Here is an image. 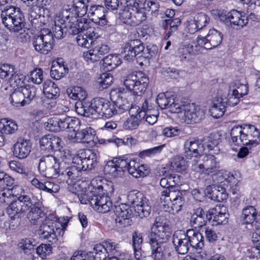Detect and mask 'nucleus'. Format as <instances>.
Masks as SVG:
<instances>
[{"instance_id":"obj_1","label":"nucleus","mask_w":260,"mask_h":260,"mask_svg":"<svg viewBox=\"0 0 260 260\" xmlns=\"http://www.w3.org/2000/svg\"><path fill=\"white\" fill-rule=\"evenodd\" d=\"M171 234L170 228L166 216H157L147 237L152 256L154 260H164L169 253V245L167 242Z\"/></svg>"},{"instance_id":"obj_2","label":"nucleus","mask_w":260,"mask_h":260,"mask_svg":"<svg viewBox=\"0 0 260 260\" xmlns=\"http://www.w3.org/2000/svg\"><path fill=\"white\" fill-rule=\"evenodd\" d=\"M56 24L53 27V34L48 29H43L39 35L34 36L32 39V43L35 50L43 54H47L53 49L54 45V37L58 39L63 37L64 33V24L60 22Z\"/></svg>"},{"instance_id":"obj_3","label":"nucleus","mask_w":260,"mask_h":260,"mask_svg":"<svg viewBox=\"0 0 260 260\" xmlns=\"http://www.w3.org/2000/svg\"><path fill=\"white\" fill-rule=\"evenodd\" d=\"M166 177L168 179L169 186L161 192L160 202L163 206H167L168 209L171 208L173 213H177L184 203L182 192L176 186L178 176L170 174Z\"/></svg>"},{"instance_id":"obj_4","label":"nucleus","mask_w":260,"mask_h":260,"mask_svg":"<svg viewBox=\"0 0 260 260\" xmlns=\"http://www.w3.org/2000/svg\"><path fill=\"white\" fill-rule=\"evenodd\" d=\"M40 201L37 197L30 198L28 195L19 196L16 200L13 201L7 208V213L11 218L10 224L14 226L19 224L21 215L28 210L31 207Z\"/></svg>"},{"instance_id":"obj_5","label":"nucleus","mask_w":260,"mask_h":260,"mask_svg":"<svg viewBox=\"0 0 260 260\" xmlns=\"http://www.w3.org/2000/svg\"><path fill=\"white\" fill-rule=\"evenodd\" d=\"M64 228V225L59 222L54 215L50 214L40 225L39 234L41 238L52 243L58 236L63 235Z\"/></svg>"},{"instance_id":"obj_6","label":"nucleus","mask_w":260,"mask_h":260,"mask_svg":"<svg viewBox=\"0 0 260 260\" xmlns=\"http://www.w3.org/2000/svg\"><path fill=\"white\" fill-rule=\"evenodd\" d=\"M1 18L3 24L11 31L22 30L26 24L24 14L20 8L13 6L2 11Z\"/></svg>"},{"instance_id":"obj_7","label":"nucleus","mask_w":260,"mask_h":260,"mask_svg":"<svg viewBox=\"0 0 260 260\" xmlns=\"http://www.w3.org/2000/svg\"><path fill=\"white\" fill-rule=\"evenodd\" d=\"M111 100L114 103L118 114H121L134 106L132 100L133 95L124 87H120L111 90Z\"/></svg>"},{"instance_id":"obj_8","label":"nucleus","mask_w":260,"mask_h":260,"mask_svg":"<svg viewBox=\"0 0 260 260\" xmlns=\"http://www.w3.org/2000/svg\"><path fill=\"white\" fill-rule=\"evenodd\" d=\"M197 163L191 165V170L200 174H217L220 171V162L213 154L203 156Z\"/></svg>"},{"instance_id":"obj_9","label":"nucleus","mask_w":260,"mask_h":260,"mask_svg":"<svg viewBox=\"0 0 260 260\" xmlns=\"http://www.w3.org/2000/svg\"><path fill=\"white\" fill-rule=\"evenodd\" d=\"M69 166H67V162L57 161L55 165L47 168L46 170L40 172L44 176L47 178H58L61 182L71 184L70 172H68Z\"/></svg>"},{"instance_id":"obj_10","label":"nucleus","mask_w":260,"mask_h":260,"mask_svg":"<svg viewBox=\"0 0 260 260\" xmlns=\"http://www.w3.org/2000/svg\"><path fill=\"white\" fill-rule=\"evenodd\" d=\"M184 156L186 159L190 160L191 165L198 162L203 157L204 149L202 145L201 140L190 139L187 140L184 144Z\"/></svg>"},{"instance_id":"obj_11","label":"nucleus","mask_w":260,"mask_h":260,"mask_svg":"<svg viewBox=\"0 0 260 260\" xmlns=\"http://www.w3.org/2000/svg\"><path fill=\"white\" fill-rule=\"evenodd\" d=\"M97 189L99 192L102 190V186H99ZM96 189L93 191L92 195L89 197V203L93 209L100 213H107L109 212L112 207V203L110 198L107 195L99 193H94Z\"/></svg>"},{"instance_id":"obj_12","label":"nucleus","mask_w":260,"mask_h":260,"mask_svg":"<svg viewBox=\"0 0 260 260\" xmlns=\"http://www.w3.org/2000/svg\"><path fill=\"white\" fill-rule=\"evenodd\" d=\"M222 37L221 32L214 28L210 29L206 36H199L196 39V43L206 49H212L221 44Z\"/></svg>"},{"instance_id":"obj_13","label":"nucleus","mask_w":260,"mask_h":260,"mask_svg":"<svg viewBox=\"0 0 260 260\" xmlns=\"http://www.w3.org/2000/svg\"><path fill=\"white\" fill-rule=\"evenodd\" d=\"M94 107L96 114L105 118H110L118 114L114 103L104 98L94 99Z\"/></svg>"},{"instance_id":"obj_14","label":"nucleus","mask_w":260,"mask_h":260,"mask_svg":"<svg viewBox=\"0 0 260 260\" xmlns=\"http://www.w3.org/2000/svg\"><path fill=\"white\" fill-rule=\"evenodd\" d=\"M94 107L96 114L105 118H110L118 114L114 103L104 98L94 99Z\"/></svg>"},{"instance_id":"obj_15","label":"nucleus","mask_w":260,"mask_h":260,"mask_svg":"<svg viewBox=\"0 0 260 260\" xmlns=\"http://www.w3.org/2000/svg\"><path fill=\"white\" fill-rule=\"evenodd\" d=\"M120 19L124 23L138 25L146 19V15L143 8L136 7L122 13Z\"/></svg>"},{"instance_id":"obj_16","label":"nucleus","mask_w":260,"mask_h":260,"mask_svg":"<svg viewBox=\"0 0 260 260\" xmlns=\"http://www.w3.org/2000/svg\"><path fill=\"white\" fill-rule=\"evenodd\" d=\"M183 117L185 122L187 123H197L204 117L205 113L199 106L194 103L184 104Z\"/></svg>"},{"instance_id":"obj_17","label":"nucleus","mask_w":260,"mask_h":260,"mask_svg":"<svg viewBox=\"0 0 260 260\" xmlns=\"http://www.w3.org/2000/svg\"><path fill=\"white\" fill-rule=\"evenodd\" d=\"M87 162L84 155H76L73 158L72 163L69 166L68 172H70L71 183L76 181L81 176L82 171H86Z\"/></svg>"},{"instance_id":"obj_18","label":"nucleus","mask_w":260,"mask_h":260,"mask_svg":"<svg viewBox=\"0 0 260 260\" xmlns=\"http://www.w3.org/2000/svg\"><path fill=\"white\" fill-rule=\"evenodd\" d=\"M114 213L116 225L119 228L130 225L129 218L132 215V210L125 204H121L115 207Z\"/></svg>"},{"instance_id":"obj_19","label":"nucleus","mask_w":260,"mask_h":260,"mask_svg":"<svg viewBox=\"0 0 260 260\" xmlns=\"http://www.w3.org/2000/svg\"><path fill=\"white\" fill-rule=\"evenodd\" d=\"M172 242L175 250L180 254L187 253L191 248L184 232L176 231L172 237Z\"/></svg>"},{"instance_id":"obj_20","label":"nucleus","mask_w":260,"mask_h":260,"mask_svg":"<svg viewBox=\"0 0 260 260\" xmlns=\"http://www.w3.org/2000/svg\"><path fill=\"white\" fill-rule=\"evenodd\" d=\"M243 138L245 139L244 145L255 146L260 142V132L251 124H244Z\"/></svg>"},{"instance_id":"obj_21","label":"nucleus","mask_w":260,"mask_h":260,"mask_svg":"<svg viewBox=\"0 0 260 260\" xmlns=\"http://www.w3.org/2000/svg\"><path fill=\"white\" fill-rule=\"evenodd\" d=\"M61 140L52 135H46L42 137L39 141L42 150L52 152L53 150H60L61 148Z\"/></svg>"},{"instance_id":"obj_22","label":"nucleus","mask_w":260,"mask_h":260,"mask_svg":"<svg viewBox=\"0 0 260 260\" xmlns=\"http://www.w3.org/2000/svg\"><path fill=\"white\" fill-rule=\"evenodd\" d=\"M229 214L226 213V208L220 206L211 208L208 211L207 217L213 224H224L228 222Z\"/></svg>"},{"instance_id":"obj_23","label":"nucleus","mask_w":260,"mask_h":260,"mask_svg":"<svg viewBox=\"0 0 260 260\" xmlns=\"http://www.w3.org/2000/svg\"><path fill=\"white\" fill-rule=\"evenodd\" d=\"M13 154L19 159H24L29 154L31 145L29 140L18 139L13 147Z\"/></svg>"},{"instance_id":"obj_24","label":"nucleus","mask_w":260,"mask_h":260,"mask_svg":"<svg viewBox=\"0 0 260 260\" xmlns=\"http://www.w3.org/2000/svg\"><path fill=\"white\" fill-rule=\"evenodd\" d=\"M88 17L94 23L101 26L107 24L105 18V8L103 6H91L88 12Z\"/></svg>"},{"instance_id":"obj_25","label":"nucleus","mask_w":260,"mask_h":260,"mask_svg":"<svg viewBox=\"0 0 260 260\" xmlns=\"http://www.w3.org/2000/svg\"><path fill=\"white\" fill-rule=\"evenodd\" d=\"M206 193L209 198L218 202L226 200L228 197L225 189L219 186L216 188L214 185H208L206 189Z\"/></svg>"},{"instance_id":"obj_26","label":"nucleus","mask_w":260,"mask_h":260,"mask_svg":"<svg viewBox=\"0 0 260 260\" xmlns=\"http://www.w3.org/2000/svg\"><path fill=\"white\" fill-rule=\"evenodd\" d=\"M136 108H131L129 110V114L131 117L128 118L123 123V127L125 129L132 130L136 129L141 121L144 120L143 113L138 114Z\"/></svg>"},{"instance_id":"obj_27","label":"nucleus","mask_w":260,"mask_h":260,"mask_svg":"<svg viewBox=\"0 0 260 260\" xmlns=\"http://www.w3.org/2000/svg\"><path fill=\"white\" fill-rule=\"evenodd\" d=\"M149 169L147 165H140L139 162L133 160L129 164L128 173L135 178L144 177L149 174Z\"/></svg>"},{"instance_id":"obj_28","label":"nucleus","mask_w":260,"mask_h":260,"mask_svg":"<svg viewBox=\"0 0 260 260\" xmlns=\"http://www.w3.org/2000/svg\"><path fill=\"white\" fill-rule=\"evenodd\" d=\"M225 20L231 24L242 27L248 24L249 18L236 10H233L225 15Z\"/></svg>"},{"instance_id":"obj_29","label":"nucleus","mask_w":260,"mask_h":260,"mask_svg":"<svg viewBox=\"0 0 260 260\" xmlns=\"http://www.w3.org/2000/svg\"><path fill=\"white\" fill-rule=\"evenodd\" d=\"M75 111L81 116L89 117L96 114L95 109L94 107V100L91 103L85 101H80L76 103Z\"/></svg>"},{"instance_id":"obj_30","label":"nucleus","mask_w":260,"mask_h":260,"mask_svg":"<svg viewBox=\"0 0 260 260\" xmlns=\"http://www.w3.org/2000/svg\"><path fill=\"white\" fill-rule=\"evenodd\" d=\"M257 211L255 208L253 206H247L242 210V224L249 226V228L246 227L248 229H250L253 226L256 217L257 216Z\"/></svg>"},{"instance_id":"obj_31","label":"nucleus","mask_w":260,"mask_h":260,"mask_svg":"<svg viewBox=\"0 0 260 260\" xmlns=\"http://www.w3.org/2000/svg\"><path fill=\"white\" fill-rule=\"evenodd\" d=\"M185 234L189 241V246L194 249H201L204 245L203 237L201 233L193 229L187 230Z\"/></svg>"},{"instance_id":"obj_32","label":"nucleus","mask_w":260,"mask_h":260,"mask_svg":"<svg viewBox=\"0 0 260 260\" xmlns=\"http://www.w3.org/2000/svg\"><path fill=\"white\" fill-rule=\"evenodd\" d=\"M64 34L68 33L70 35H79L81 32L88 28V24L85 22V19L77 20L75 23L69 22L67 24H64Z\"/></svg>"},{"instance_id":"obj_33","label":"nucleus","mask_w":260,"mask_h":260,"mask_svg":"<svg viewBox=\"0 0 260 260\" xmlns=\"http://www.w3.org/2000/svg\"><path fill=\"white\" fill-rule=\"evenodd\" d=\"M42 207L41 202L39 201H37V203H35V205L29 209V211L27 214V218L31 224H37L39 220L44 216V213Z\"/></svg>"},{"instance_id":"obj_34","label":"nucleus","mask_w":260,"mask_h":260,"mask_svg":"<svg viewBox=\"0 0 260 260\" xmlns=\"http://www.w3.org/2000/svg\"><path fill=\"white\" fill-rule=\"evenodd\" d=\"M225 108L226 106L223 99L222 98H216L213 100L209 112L213 118L217 119L224 115Z\"/></svg>"},{"instance_id":"obj_35","label":"nucleus","mask_w":260,"mask_h":260,"mask_svg":"<svg viewBox=\"0 0 260 260\" xmlns=\"http://www.w3.org/2000/svg\"><path fill=\"white\" fill-rule=\"evenodd\" d=\"M42 9L34 6L29 11L28 19L35 28H40L44 24V16L42 15Z\"/></svg>"},{"instance_id":"obj_36","label":"nucleus","mask_w":260,"mask_h":260,"mask_svg":"<svg viewBox=\"0 0 260 260\" xmlns=\"http://www.w3.org/2000/svg\"><path fill=\"white\" fill-rule=\"evenodd\" d=\"M95 132L90 127L79 130L75 134L77 141L83 143L93 144Z\"/></svg>"},{"instance_id":"obj_37","label":"nucleus","mask_w":260,"mask_h":260,"mask_svg":"<svg viewBox=\"0 0 260 260\" xmlns=\"http://www.w3.org/2000/svg\"><path fill=\"white\" fill-rule=\"evenodd\" d=\"M202 145L205 150L211 152V154H216L219 152L220 149L218 147V140L214 139L212 135L205 137L201 140Z\"/></svg>"},{"instance_id":"obj_38","label":"nucleus","mask_w":260,"mask_h":260,"mask_svg":"<svg viewBox=\"0 0 260 260\" xmlns=\"http://www.w3.org/2000/svg\"><path fill=\"white\" fill-rule=\"evenodd\" d=\"M107 249L105 244H98L94 245L92 250L88 252L89 258L94 260H105L109 256L108 254Z\"/></svg>"},{"instance_id":"obj_39","label":"nucleus","mask_w":260,"mask_h":260,"mask_svg":"<svg viewBox=\"0 0 260 260\" xmlns=\"http://www.w3.org/2000/svg\"><path fill=\"white\" fill-rule=\"evenodd\" d=\"M175 95L170 92L160 93L156 98V102L158 106L162 109H170V105L174 102Z\"/></svg>"},{"instance_id":"obj_40","label":"nucleus","mask_w":260,"mask_h":260,"mask_svg":"<svg viewBox=\"0 0 260 260\" xmlns=\"http://www.w3.org/2000/svg\"><path fill=\"white\" fill-rule=\"evenodd\" d=\"M244 125L233 127L230 132L232 143L235 145H244L245 139L243 138Z\"/></svg>"},{"instance_id":"obj_41","label":"nucleus","mask_w":260,"mask_h":260,"mask_svg":"<svg viewBox=\"0 0 260 260\" xmlns=\"http://www.w3.org/2000/svg\"><path fill=\"white\" fill-rule=\"evenodd\" d=\"M139 205L136 206L135 211L138 214V215L141 218L147 217L151 211V207L149 200L143 197L142 200H140Z\"/></svg>"},{"instance_id":"obj_42","label":"nucleus","mask_w":260,"mask_h":260,"mask_svg":"<svg viewBox=\"0 0 260 260\" xmlns=\"http://www.w3.org/2000/svg\"><path fill=\"white\" fill-rule=\"evenodd\" d=\"M109 50L110 47L108 45L98 44L88 51V55L90 56V59L94 61L97 60L96 57L99 58L102 57L103 55L109 52Z\"/></svg>"},{"instance_id":"obj_43","label":"nucleus","mask_w":260,"mask_h":260,"mask_svg":"<svg viewBox=\"0 0 260 260\" xmlns=\"http://www.w3.org/2000/svg\"><path fill=\"white\" fill-rule=\"evenodd\" d=\"M67 93L70 99L83 101L86 96V91L81 87H70L67 89Z\"/></svg>"},{"instance_id":"obj_44","label":"nucleus","mask_w":260,"mask_h":260,"mask_svg":"<svg viewBox=\"0 0 260 260\" xmlns=\"http://www.w3.org/2000/svg\"><path fill=\"white\" fill-rule=\"evenodd\" d=\"M103 243L105 244L107 249L108 254L113 255V256L120 257H122L124 255L122 248L118 243L113 242L111 240L105 241Z\"/></svg>"},{"instance_id":"obj_45","label":"nucleus","mask_w":260,"mask_h":260,"mask_svg":"<svg viewBox=\"0 0 260 260\" xmlns=\"http://www.w3.org/2000/svg\"><path fill=\"white\" fill-rule=\"evenodd\" d=\"M133 247L135 252V256L138 260H144L145 257L141 255V245L143 242V239L141 234L138 232H134L133 235Z\"/></svg>"},{"instance_id":"obj_46","label":"nucleus","mask_w":260,"mask_h":260,"mask_svg":"<svg viewBox=\"0 0 260 260\" xmlns=\"http://www.w3.org/2000/svg\"><path fill=\"white\" fill-rule=\"evenodd\" d=\"M18 129V125L15 121L4 118L0 120V131L6 134H12Z\"/></svg>"},{"instance_id":"obj_47","label":"nucleus","mask_w":260,"mask_h":260,"mask_svg":"<svg viewBox=\"0 0 260 260\" xmlns=\"http://www.w3.org/2000/svg\"><path fill=\"white\" fill-rule=\"evenodd\" d=\"M55 98L47 97L44 95L41 98H36L37 103L39 105L41 106L43 108L53 111L55 109L57 106V102Z\"/></svg>"},{"instance_id":"obj_48","label":"nucleus","mask_w":260,"mask_h":260,"mask_svg":"<svg viewBox=\"0 0 260 260\" xmlns=\"http://www.w3.org/2000/svg\"><path fill=\"white\" fill-rule=\"evenodd\" d=\"M57 161V159L55 157L51 154H47L43 155L40 159L39 164L38 165V170L39 172L46 170L52 166L55 165Z\"/></svg>"},{"instance_id":"obj_49","label":"nucleus","mask_w":260,"mask_h":260,"mask_svg":"<svg viewBox=\"0 0 260 260\" xmlns=\"http://www.w3.org/2000/svg\"><path fill=\"white\" fill-rule=\"evenodd\" d=\"M123 86L128 91H133L134 93L137 95H141L146 89L147 82H132L128 84L127 82H123Z\"/></svg>"},{"instance_id":"obj_50","label":"nucleus","mask_w":260,"mask_h":260,"mask_svg":"<svg viewBox=\"0 0 260 260\" xmlns=\"http://www.w3.org/2000/svg\"><path fill=\"white\" fill-rule=\"evenodd\" d=\"M103 63L108 70L114 69L121 63V60L116 54H109L103 59Z\"/></svg>"},{"instance_id":"obj_51","label":"nucleus","mask_w":260,"mask_h":260,"mask_svg":"<svg viewBox=\"0 0 260 260\" xmlns=\"http://www.w3.org/2000/svg\"><path fill=\"white\" fill-rule=\"evenodd\" d=\"M14 68L8 64L0 65V79L7 80L14 77L13 79L17 81L20 80L17 75H14Z\"/></svg>"},{"instance_id":"obj_52","label":"nucleus","mask_w":260,"mask_h":260,"mask_svg":"<svg viewBox=\"0 0 260 260\" xmlns=\"http://www.w3.org/2000/svg\"><path fill=\"white\" fill-rule=\"evenodd\" d=\"M19 88L24 96L23 103L29 104L36 96V88L30 85L21 86Z\"/></svg>"},{"instance_id":"obj_53","label":"nucleus","mask_w":260,"mask_h":260,"mask_svg":"<svg viewBox=\"0 0 260 260\" xmlns=\"http://www.w3.org/2000/svg\"><path fill=\"white\" fill-rule=\"evenodd\" d=\"M43 92L47 97L56 98L59 95L60 89L55 82H44Z\"/></svg>"},{"instance_id":"obj_54","label":"nucleus","mask_w":260,"mask_h":260,"mask_svg":"<svg viewBox=\"0 0 260 260\" xmlns=\"http://www.w3.org/2000/svg\"><path fill=\"white\" fill-rule=\"evenodd\" d=\"M88 0H73V11L79 17L84 16L87 13Z\"/></svg>"},{"instance_id":"obj_55","label":"nucleus","mask_w":260,"mask_h":260,"mask_svg":"<svg viewBox=\"0 0 260 260\" xmlns=\"http://www.w3.org/2000/svg\"><path fill=\"white\" fill-rule=\"evenodd\" d=\"M121 10L119 12L120 18L121 14L125 12H129L134 8L140 7L142 6L143 0H119Z\"/></svg>"},{"instance_id":"obj_56","label":"nucleus","mask_w":260,"mask_h":260,"mask_svg":"<svg viewBox=\"0 0 260 260\" xmlns=\"http://www.w3.org/2000/svg\"><path fill=\"white\" fill-rule=\"evenodd\" d=\"M85 156L87 162L86 169L91 170L94 168L98 164L99 158V153L92 150H88L85 153Z\"/></svg>"},{"instance_id":"obj_57","label":"nucleus","mask_w":260,"mask_h":260,"mask_svg":"<svg viewBox=\"0 0 260 260\" xmlns=\"http://www.w3.org/2000/svg\"><path fill=\"white\" fill-rule=\"evenodd\" d=\"M69 69L67 65L54 64L51 69L50 76L54 80H59L64 74L68 72Z\"/></svg>"},{"instance_id":"obj_58","label":"nucleus","mask_w":260,"mask_h":260,"mask_svg":"<svg viewBox=\"0 0 260 260\" xmlns=\"http://www.w3.org/2000/svg\"><path fill=\"white\" fill-rule=\"evenodd\" d=\"M119 169L117 167V165L114 158L106 162L103 169L105 174H108L113 177H117L120 175Z\"/></svg>"},{"instance_id":"obj_59","label":"nucleus","mask_w":260,"mask_h":260,"mask_svg":"<svg viewBox=\"0 0 260 260\" xmlns=\"http://www.w3.org/2000/svg\"><path fill=\"white\" fill-rule=\"evenodd\" d=\"M23 99L24 96H23L19 87L16 89L10 96L11 103L16 107H20L26 105V104L23 103Z\"/></svg>"},{"instance_id":"obj_60","label":"nucleus","mask_w":260,"mask_h":260,"mask_svg":"<svg viewBox=\"0 0 260 260\" xmlns=\"http://www.w3.org/2000/svg\"><path fill=\"white\" fill-rule=\"evenodd\" d=\"M115 163L117 165V167L119 169L120 175H121L122 172L127 170L129 167V164L131 163L133 160L128 159L126 156H122L119 157H114Z\"/></svg>"},{"instance_id":"obj_61","label":"nucleus","mask_w":260,"mask_h":260,"mask_svg":"<svg viewBox=\"0 0 260 260\" xmlns=\"http://www.w3.org/2000/svg\"><path fill=\"white\" fill-rule=\"evenodd\" d=\"M149 80L148 76L142 71H134L128 74L124 81H141Z\"/></svg>"},{"instance_id":"obj_62","label":"nucleus","mask_w":260,"mask_h":260,"mask_svg":"<svg viewBox=\"0 0 260 260\" xmlns=\"http://www.w3.org/2000/svg\"><path fill=\"white\" fill-rule=\"evenodd\" d=\"M164 146V145H161L144 150L139 153V156L142 158L146 156L153 157L156 156L162 151Z\"/></svg>"},{"instance_id":"obj_63","label":"nucleus","mask_w":260,"mask_h":260,"mask_svg":"<svg viewBox=\"0 0 260 260\" xmlns=\"http://www.w3.org/2000/svg\"><path fill=\"white\" fill-rule=\"evenodd\" d=\"M144 194L137 190H133L129 192L127 196L128 201L131 205L135 208L137 205H139L140 200L143 198Z\"/></svg>"},{"instance_id":"obj_64","label":"nucleus","mask_w":260,"mask_h":260,"mask_svg":"<svg viewBox=\"0 0 260 260\" xmlns=\"http://www.w3.org/2000/svg\"><path fill=\"white\" fill-rule=\"evenodd\" d=\"M193 19L200 29L206 26L209 22V18L204 13L196 14Z\"/></svg>"}]
</instances>
